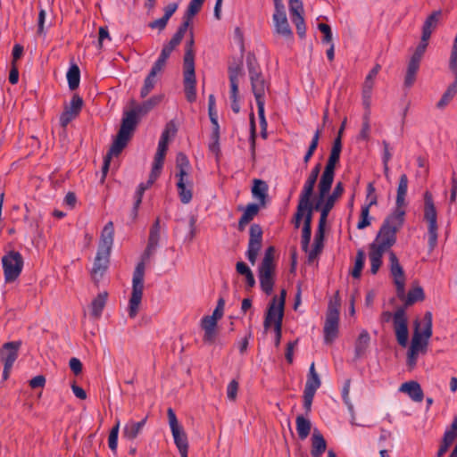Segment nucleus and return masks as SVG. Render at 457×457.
Here are the masks:
<instances>
[{"label":"nucleus","instance_id":"nucleus-1","mask_svg":"<svg viewBox=\"0 0 457 457\" xmlns=\"http://www.w3.org/2000/svg\"><path fill=\"white\" fill-rule=\"evenodd\" d=\"M113 237V222L108 221L102 230L97 253L90 272L91 278L95 283H98L100 281L109 267Z\"/></svg>","mask_w":457,"mask_h":457},{"label":"nucleus","instance_id":"nucleus-2","mask_svg":"<svg viewBox=\"0 0 457 457\" xmlns=\"http://www.w3.org/2000/svg\"><path fill=\"white\" fill-rule=\"evenodd\" d=\"M157 246V245L147 242V245L141 257V262L137 264L133 272L132 292L129 302L128 310L129 318L133 319L138 313L144 290L145 262L154 253Z\"/></svg>","mask_w":457,"mask_h":457},{"label":"nucleus","instance_id":"nucleus-3","mask_svg":"<svg viewBox=\"0 0 457 457\" xmlns=\"http://www.w3.org/2000/svg\"><path fill=\"white\" fill-rule=\"evenodd\" d=\"M139 121L140 116L137 113V111H134L133 109L124 111L120 128L112 145V153L122 152L132 137Z\"/></svg>","mask_w":457,"mask_h":457},{"label":"nucleus","instance_id":"nucleus-4","mask_svg":"<svg viewBox=\"0 0 457 457\" xmlns=\"http://www.w3.org/2000/svg\"><path fill=\"white\" fill-rule=\"evenodd\" d=\"M190 163L187 155L183 153H179L176 157V168L178 173L176 177L179 178L177 182L178 193L182 204H187L190 203L193 197L192 194V182L186 181L188 177V169Z\"/></svg>","mask_w":457,"mask_h":457},{"label":"nucleus","instance_id":"nucleus-5","mask_svg":"<svg viewBox=\"0 0 457 457\" xmlns=\"http://www.w3.org/2000/svg\"><path fill=\"white\" fill-rule=\"evenodd\" d=\"M422 328L419 320L414 322V332L410 348L419 353H426L428 339L432 336V313L426 312L422 320Z\"/></svg>","mask_w":457,"mask_h":457},{"label":"nucleus","instance_id":"nucleus-6","mask_svg":"<svg viewBox=\"0 0 457 457\" xmlns=\"http://www.w3.org/2000/svg\"><path fill=\"white\" fill-rule=\"evenodd\" d=\"M340 299L338 292L336 293L335 299L330 300L326 314V320L323 328L325 344H332L338 337Z\"/></svg>","mask_w":457,"mask_h":457},{"label":"nucleus","instance_id":"nucleus-7","mask_svg":"<svg viewBox=\"0 0 457 457\" xmlns=\"http://www.w3.org/2000/svg\"><path fill=\"white\" fill-rule=\"evenodd\" d=\"M424 219L428 221V246L434 250L437 244V213L429 191L424 193Z\"/></svg>","mask_w":457,"mask_h":457},{"label":"nucleus","instance_id":"nucleus-8","mask_svg":"<svg viewBox=\"0 0 457 457\" xmlns=\"http://www.w3.org/2000/svg\"><path fill=\"white\" fill-rule=\"evenodd\" d=\"M2 265L6 282L14 281L21 273L23 258L17 251H9L2 257Z\"/></svg>","mask_w":457,"mask_h":457},{"label":"nucleus","instance_id":"nucleus-9","mask_svg":"<svg viewBox=\"0 0 457 457\" xmlns=\"http://www.w3.org/2000/svg\"><path fill=\"white\" fill-rule=\"evenodd\" d=\"M286 296L287 291L285 289H282L280 291L278 298V296L275 295L271 299L266 311L263 321V327L265 330H268L272 324L276 326V323L278 322L280 314H282V318L284 317Z\"/></svg>","mask_w":457,"mask_h":457},{"label":"nucleus","instance_id":"nucleus-10","mask_svg":"<svg viewBox=\"0 0 457 457\" xmlns=\"http://www.w3.org/2000/svg\"><path fill=\"white\" fill-rule=\"evenodd\" d=\"M342 151V139L340 138H335L333 142V145L330 151V154L328 157V160L327 162V164L325 166V169L323 170V173L320 177V181L322 186L328 183L333 184L334 177H335V169L337 163L340 160V154Z\"/></svg>","mask_w":457,"mask_h":457},{"label":"nucleus","instance_id":"nucleus-11","mask_svg":"<svg viewBox=\"0 0 457 457\" xmlns=\"http://www.w3.org/2000/svg\"><path fill=\"white\" fill-rule=\"evenodd\" d=\"M263 231L259 224L253 223L249 228V241L245 253L247 260L252 265L255 264L257 256L262 245Z\"/></svg>","mask_w":457,"mask_h":457},{"label":"nucleus","instance_id":"nucleus-12","mask_svg":"<svg viewBox=\"0 0 457 457\" xmlns=\"http://www.w3.org/2000/svg\"><path fill=\"white\" fill-rule=\"evenodd\" d=\"M394 330L396 340L401 346L405 347L408 343L409 330L405 307H399L393 316Z\"/></svg>","mask_w":457,"mask_h":457},{"label":"nucleus","instance_id":"nucleus-13","mask_svg":"<svg viewBox=\"0 0 457 457\" xmlns=\"http://www.w3.org/2000/svg\"><path fill=\"white\" fill-rule=\"evenodd\" d=\"M21 346V341H12L4 343L0 349L1 361L8 366H13V363L19 356V351Z\"/></svg>","mask_w":457,"mask_h":457},{"label":"nucleus","instance_id":"nucleus-14","mask_svg":"<svg viewBox=\"0 0 457 457\" xmlns=\"http://www.w3.org/2000/svg\"><path fill=\"white\" fill-rule=\"evenodd\" d=\"M344 193V185L342 182H337L336 187L333 189V192L330 195H327V198H324V208L322 212V216L320 217V223L325 224L327 223L328 216L330 211L333 209L336 202L342 196Z\"/></svg>","mask_w":457,"mask_h":457},{"label":"nucleus","instance_id":"nucleus-15","mask_svg":"<svg viewBox=\"0 0 457 457\" xmlns=\"http://www.w3.org/2000/svg\"><path fill=\"white\" fill-rule=\"evenodd\" d=\"M406 212L403 207L395 206L394 211L386 216L381 226H386L395 234L402 228L405 220Z\"/></svg>","mask_w":457,"mask_h":457},{"label":"nucleus","instance_id":"nucleus-16","mask_svg":"<svg viewBox=\"0 0 457 457\" xmlns=\"http://www.w3.org/2000/svg\"><path fill=\"white\" fill-rule=\"evenodd\" d=\"M395 242L396 234L386 228V226H381L375 241L370 245H375L378 248L386 252Z\"/></svg>","mask_w":457,"mask_h":457},{"label":"nucleus","instance_id":"nucleus-17","mask_svg":"<svg viewBox=\"0 0 457 457\" xmlns=\"http://www.w3.org/2000/svg\"><path fill=\"white\" fill-rule=\"evenodd\" d=\"M331 184H325L322 186L321 181H319L318 189H319V196L316 201H312V198H309L308 203L305 204L306 210H310L311 212H320V216H322V212L324 208V198L329 193L331 189Z\"/></svg>","mask_w":457,"mask_h":457},{"label":"nucleus","instance_id":"nucleus-18","mask_svg":"<svg viewBox=\"0 0 457 457\" xmlns=\"http://www.w3.org/2000/svg\"><path fill=\"white\" fill-rule=\"evenodd\" d=\"M183 74L186 98L189 103H193L196 99L195 68L184 69Z\"/></svg>","mask_w":457,"mask_h":457},{"label":"nucleus","instance_id":"nucleus-19","mask_svg":"<svg viewBox=\"0 0 457 457\" xmlns=\"http://www.w3.org/2000/svg\"><path fill=\"white\" fill-rule=\"evenodd\" d=\"M250 81L252 86V91L255 97L256 104L261 102L265 103V92L268 89V84L262 72L256 74V76H251Z\"/></svg>","mask_w":457,"mask_h":457},{"label":"nucleus","instance_id":"nucleus-20","mask_svg":"<svg viewBox=\"0 0 457 457\" xmlns=\"http://www.w3.org/2000/svg\"><path fill=\"white\" fill-rule=\"evenodd\" d=\"M269 186L266 181L259 179H254L253 180V187H252V195L254 199L258 200L263 208L267 206V204L269 202Z\"/></svg>","mask_w":457,"mask_h":457},{"label":"nucleus","instance_id":"nucleus-21","mask_svg":"<svg viewBox=\"0 0 457 457\" xmlns=\"http://www.w3.org/2000/svg\"><path fill=\"white\" fill-rule=\"evenodd\" d=\"M172 129L173 134L176 133L177 129L172 122L167 124L165 129L162 131L160 141L158 143L157 152L154 155V161L164 162V158L166 155V152L168 150V140H169V133Z\"/></svg>","mask_w":457,"mask_h":457},{"label":"nucleus","instance_id":"nucleus-22","mask_svg":"<svg viewBox=\"0 0 457 457\" xmlns=\"http://www.w3.org/2000/svg\"><path fill=\"white\" fill-rule=\"evenodd\" d=\"M261 208H263L261 206L260 204H248L246 207L244 209L243 207H238V210H244V213L240 217L238 220V226L237 228L239 231H244L246 225L251 222L253 218L258 214Z\"/></svg>","mask_w":457,"mask_h":457},{"label":"nucleus","instance_id":"nucleus-23","mask_svg":"<svg viewBox=\"0 0 457 457\" xmlns=\"http://www.w3.org/2000/svg\"><path fill=\"white\" fill-rule=\"evenodd\" d=\"M259 280L262 290L268 295H271L274 287L275 269L259 268Z\"/></svg>","mask_w":457,"mask_h":457},{"label":"nucleus","instance_id":"nucleus-24","mask_svg":"<svg viewBox=\"0 0 457 457\" xmlns=\"http://www.w3.org/2000/svg\"><path fill=\"white\" fill-rule=\"evenodd\" d=\"M325 224L320 223L315 234L313 247L308 252V262H312L321 253L324 241Z\"/></svg>","mask_w":457,"mask_h":457},{"label":"nucleus","instance_id":"nucleus-25","mask_svg":"<svg viewBox=\"0 0 457 457\" xmlns=\"http://www.w3.org/2000/svg\"><path fill=\"white\" fill-rule=\"evenodd\" d=\"M174 443L179 452L180 457H187L188 441L182 426L171 430Z\"/></svg>","mask_w":457,"mask_h":457},{"label":"nucleus","instance_id":"nucleus-26","mask_svg":"<svg viewBox=\"0 0 457 457\" xmlns=\"http://www.w3.org/2000/svg\"><path fill=\"white\" fill-rule=\"evenodd\" d=\"M441 14L442 12L440 10H437L434 11L429 16H428L422 26L421 37H423V41H428L433 30L436 28L438 24Z\"/></svg>","mask_w":457,"mask_h":457},{"label":"nucleus","instance_id":"nucleus-27","mask_svg":"<svg viewBox=\"0 0 457 457\" xmlns=\"http://www.w3.org/2000/svg\"><path fill=\"white\" fill-rule=\"evenodd\" d=\"M399 390L406 393L415 402H421L423 400V391L420 385L416 381H408L402 384Z\"/></svg>","mask_w":457,"mask_h":457},{"label":"nucleus","instance_id":"nucleus-28","mask_svg":"<svg viewBox=\"0 0 457 457\" xmlns=\"http://www.w3.org/2000/svg\"><path fill=\"white\" fill-rule=\"evenodd\" d=\"M147 417L144 418L138 422L130 420L129 421L123 428L122 436L128 440H134L142 431L143 428L145 425Z\"/></svg>","mask_w":457,"mask_h":457},{"label":"nucleus","instance_id":"nucleus-29","mask_svg":"<svg viewBox=\"0 0 457 457\" xmlns=\"http://www.w3.org/2000/svg\"><path fill=\"white\" fill-rule=\"evenodd\" d=\"M386 251L378 248L375 245H370L369 259L370 262V272L375 275L382 265V257Z\"/></svg>","mask_w":457,"mask_h":457},{"label":"nucleus","instance_id":"nucleus-30","mask_svg":"<svg viewBox=\"0 0 457 457\" xmlns=\"http://www.w3.org/2000/svg\"><path fill=\"white\" fill-rule=\"evenodd\" d=\"M327 443L324 436L318 429H315L312 436V450L311 454L312 457H320L326 451Z\"/></svg>","mask_w":457,"mask_h":457},{"label":"nucleus","instance_id":"nucleus-31","mask_svg":"<svg viewBox=\"0 0 457 457\" xmlns=\"http://www.w3.org/2000/svg\"><path fill=\"white\" fill-rule=\"evenodd\" d=\"M273 22H274L275 31L277 34L282 36L286 39L293 38V31H292V29L289 26V23L287 21V15L273 17Z\"/></svg>","mask_w":457,"mask_h":457},{"label":"nucleus","instance_id":"nucleus-32","mask_svg":"<svg viewBox=\"0 0 457 457\" xmlns=\"http://www.w3.org/2000/svg\"><path fill=\"white\" fill-rule=\"evenodd\" d=\"M370 342V337L367 330H362L354 345V358L359 359L364 355Z\"/></svg>","mask_w":457,"mask_h":457},{"label":"nucleus","instance_id":"nucleus-33","mask_svg":"<svg viewBox=\"0 0 457 457\" xmlns=\"http://www.w3.org/2000/svg\"><path fill=\"white\" fill-rule=\"evenodd\" d=\"M408 189V177L406 174H402L399 178V183L397 187V194L395 199V206L403 207L406 206L405 196Z\"/></svg>","mask_w":457,"mask_h":457},{"label":"nucleus","instance_id":"nucleus-34","mask_svg":"<svg viewBox=\"0 0 457 457\" xmlns=\"http://www.w3.org/2000/svg\"><path fill=\"white\" fill-rule=\"evenodd\" d=\"M456 437L457 433L450 427L444 434L436 456L442 457L448 451Z\"/></svg>","mask_w":457,"mask_h":457},{"label":"nucleus","instance_id":"nucleus-35","mask_svg":"<svg viewBox=\"0 0 457 457\" xmlns=\"http://www.w3.org/2000/svg\"><path fill=\"white\" fill-rule=\"evenodd\" d=\"M389 262H390V272L394 278V282L399 279H405L404 271L401 266L396 254L393 252H389Z\"/></svg>","mask_w":457,"mask_h":457},{"label":"nucleus","instance_id":"nucleus-36","mask_svg":"<svg viewBox=\"0 0 457 457\" xmlns=\"http://www.w3.org/2000/svg\"><path fill=\"white\" fill-rule=\"evenodd\" d=\"M108 298L107 292H102L91 303V315L95 318H99L106 304Z\"/></svg>","mask_w":457,"mask_h":457},{"label":"nucleus","instance_id":"nucleus-37","mask_svg":"<svg viewBox=\"0 0 457 457\" xmlns=\"http://www.w3.org/2000/svg\"><path fill=\"white\" fill-rule=\"evenodd\" d=\"M194 37L193 33L191 32V37L188 41H187L185 46V54H184V69L195 68V51H194Z\"/></svg>","mask_w":457,"mask_h":457},{"label":"nucleus","instance_id":"nucleus-38","mask_svg":"<svg viewBox=\"0 0 457 457\" xmlns=\"http://www.w3.org/2000/svg\"><path fill=\"white\" fill-rule=\"evenodd\" d=\"M296 430L298 436L301 440H304L310 435L312 429L311 421L304 418L303 415H298L296 417Z\"/></svg>","mask_w":457,"mask_h":457},{"label":"nucleus","instance_id":"nucleus-39","mask_svg":"<svg viewBox=\"0 0 457 457\" xmlns=\"http://www.w3.org/2000/svg\"><path fill=\"white\" fill-rule=\"evenodd\" d=\"M321 381L320 379V377L318 373L315 370V365L314 362H312L309 369V373L307 377V381L304 386L305 390H312L313 392H316L318 388L320 386Z\"/></svg>","mask_w":457,"mask_h":457},{"label":"nucleus","instance_id":"nucleus-40","mask_svg":"<svg viewBox=\"0 0 457 457\" xmlns=\"http://www.w3.org/2000/svg\"><path fill=\"white\" fill-rule=\"evenodd\" d=\"M162 101L161 96H154L148 100L143 102L141 104L136 105L133 108L134 111H137V113L139 116L145 115L149 112L154 106H156Z\"/></svg>","mask_w":457,"mask_h":457},{"label":"nucleus","instance_id":"nucleus-41","mask_svg":"<svg viewBox=\"0 0 457 457\" xmlns=\"http://www.w3.org/2000/svg\"><path fill=\"white\" fill-rule=\"evenodd\" d=\"M66 77L68 80L69 88L71 90L77 89L79 86L80 81V71L79 66L77 64H72L70 67L66 74Z\"/></svg>","mask_w":457,"mask_h":457},{"label":"nucleus","instance_id":"nucleus-42","mask_svg":"<svg viewBox=\"0 0 457 457\" xmlns=\"http://www.w3.org/2000/svg\"><path fill=\"white\" fill-rule=\"evenodd\" d=\"M316 182L317 181L313 179L312 180L307 178L306 181L304 182L302 192L299 195V203L306 204L308 203L309 198L312 197Z\"/></svg>","mask_w":457,"mask_h":457},{"label":"nucleus","instance_id":"nucleus-43","mask_svg":"<svg viewBox=\"0 0 457 457\" xmlns=\"http://www.w3.org/2000/svg\"><path fill=\"white\" fill-rule=\"evenodd\" d=\"M276 248L273 245L269 246L264 253L263 259L259 266L262 269H275L276 265L274 263Z\"/></svg>","mask_w":457,"mask_h":457},{"label":"nucleus","instance_id":"nucleus-44","mask_svg":"<svg viewBox=\"0 0 457 457\" xmlns=\"http://www.w3.org/2000/svg\"><path fill=\"white\" fill-rule=\"evenodd\" d=\"M320 135H321V129H317L312 137V139L308 147V150L303 156V162L305 164H307L309 162V161L311 160L312 156L313 155L315 150L317 149Z\"/></svg>","mask_w":457,"mask_h":457},{"label":"nucleus","instance_id":"nucleus-45","mask_svg":"<svg viewBox=\"0 0 457 457\" xmlns=\"http://www.w3.org/2000/svg\"><path fill=\"white\" fill-rule=\"evenodd\" d=\"M425 298L424 291L421 287H416L409 290L405 306L411 305L418 301H422Z\"/></svg>","mask_w":457,"mask_h":457},{"label":"nucleus","instance_id":"nucleus-46","mask_svg":"<svg viewBox=\"0 0 457 457\" xmlns=\"http://www.w3.org/2000/svg\"><path fill=\"white\" fill-rule=\"evenodd\" d=\"M365 253L363 250H358L356 253L354 267L351 272L354 278H359L361 275V270L364 266Z\"/></svg>","mask_w":457,"mask_h":457},{"label":"nucleus","instance_id":"nucleus-47","mask_svg":"<svg viewBox=\"0 0 457 457\" xmlns=\"http://www.w3.org/2000/svg\"><path fill=\"white\" fill-rule=\"evenodd\" d=\"M83 106V99L78 95L75 94L71 97V103L69 106L65 107V111L71 112L76 117L79 114Z\"/></svg>","mask_w":457,"mask_h":457},{"label":"nucleus","instance_id":"nucleus-48","mask_svg":"<svg viewBox=\"0 0 457 457\" xmlns=\"http://www.w3.org/2000/svg\"><path fill=\"white\" fill-rule=\"evenodd\" d=\"M246 65L248 69L249 77L256 76V74L262 72L258 64L257 59L253 53H248L246 56Z\"/></svg>","mask_w":457,"mask_h":457},{"label":"nucleus","instance_id":"nucleus-49","mask_svg":"<svg viewBox=\"0 0 457 457\" xmlns=\"http://www.w3.org/2000/svg\"><path fill=\"white\" fill-rule=\"evenodd\" d=\"M160 218L157 217L150 228L148 242L158 245L160 240Z\"/></svg>","mask_w":457,"mask_h":457},{"label":"nucleus","instance_id":"nucleus-50","mask_svg":"<svg viewBox=\"0 0 457 457\" xmlns=\"http://www.w3.org/2000/svg\"><path fill=\"white\" fill-rule=\"evenodd\" d=\"M119 429L120 421L117 420L116 424L112 428L108 437V445L113 453L116 452L118 446Z\"/></svg>","mask_w":457,"mask_h":457},{"label":"nucleus","instance_id":"nucleus-51","mask_svg":"<svg viewBox=\"0 0 457 457\" xmlns=\"http://www.w3.org/2000/svg\"><path fill=\"white\" fill-rule=\"evenodd\" d=\"M255 139H256V128L254 121V114L252 112L250 114V150L252 159H255Z\"/></svg>","mask_w":457,"mask_h":457},{"label":"nucleus","instance_id":"nucleus-52","mask_svg":"<svg viewBox=\"0 0 457 457\" xmlns=\"http://www.w3.org/2000/svg\"><path fill=\"white\" fill-rule=\"evenodd\" d=\"M155 77L156 76H151V72H149L148 75L146 76V78L144 81V85L140 90V96L142 98H145V96H147L148 94L154 87V86L156 84Z\"/></svg>","mask_w":457,"mask_h":457},{"label":"nucleus","instance_id":"nucleus-53","mask_svg":"<svg viewBox=\"0 0 457 457\" xmlns=\"http://www.w3.org/2000/svg\"><path fill=\"white\" fill-rule=\"evenodd\" d=\"M120 153H112V146L110 147L108 153L104 158V164L102 167V178H101V183L104 182L105 177L108 173L110 162L112 156H118Z\"/></svg>","mask_w":457,"mask_h":457},{"label":"nucleus","instance_id":"nucleus-54","mask_svg":"<svg viewBox=\"0 0 457 457\" xmlns=\"http://www.w3.org/2000/svg\"><path fill=\"white\" fill-rule=\"evenodd\" d=\"M373 88V84L370 82H364L362 87V104L365 109H370V99H371V92Z\"/></svg>","mask_w":457,"mask_h":457},{"label":"nucleus","instance_id":"nucleus-55","mask_svg":"<svg viewBox=\"0 0 457 457\" xmlns=\"http://www.w3.org/2000/svg\"><path fill=\"white\" fill-rule=\"evenodd\" d=\"M369 206H362L361 211V219L357 224L358 229H363L370 225Z\"/></svg>","mask_w":457,"mask_h":457},{"label":"nucleus","instance_id":"nucleus-56","mask_svg":"<svg viewBox=\"0 0 457 457\" xmlns=\"http://www.w3.org/2000/svg\"><path fill=\"white\" fill-rule=\"evenodd\" d=\"M145 190L143 186H138V187L135 193V196H134L135 202H134V205H133V209H132V215L134 218H136L137 215V211L142 203V198L145 194Z\"/></svg>","mask_w":457,"mask_h":457},{"label":"nucleus","instance_id":"nucleus-57","mask_svg":"<svg viewBox=\"0 0 457 457\" xmlns=\"http://www.w3.org/2000/svg\"><path fill=\"white\" fill-rule=\"evenodd\" d=\"M289 11L293 17L303 16V7L300 0H289Z\"/></svg>","mask_w":457,"mask_h":457},{"label":"nucleus","instance_id":"nucleus-58","mask_svg":"<svg viewBox=\"0 0 457 457\" xmlns=\"http://www.w3.org/2000/svg\"><path fill=\"white\" fill-rule=\"evenodd\" d=\"M316 392H313L312 390H303V409L305 411V414L309 415V413L312 411V404L313 401V397L315 395Z\"/></svg>","mask_w":457,"mask_h":457},{"label":"nucleus","instance_id":"nucleus-59","mask_svg":"<svg viewBox=\"0 0 457 457\" xmlns=\"http://www.w3.org/2000/svg\"><path fill=\"white\" fill-rule=\"evenodd\" d=\"M318 29L323 34L322 42L328 44L332 42V31L329 25L326 23H319Z\"/></svg>","mask_w":457,"mask_h":457},{"label":"nucleus","instance_id":"nucleus-60","mask_svg":"<svg viewBox=\"0 0 457 457\" xmlns=\"http://www.w3.org/2000/svg\"><path fill=\"white\" fill-rule=\"evenodd\" d=\"M311 237H312V228H303L301 245H302L303 251L305 253H307L309 250Z\"/></svg>","mask_w":457,"mask_h":457},{"label":"nucleus","instance_id":"nucleus-61","mask_svg":"<svg viewBox=\"0 0 457 457\" xmlns=\"http://www.w3.org/2000/svg\"><path fill=\"white\" fill-rule=\"evenodd\" d=\"M292 21L295 23L296 27V31L299 37H303L306 32L303 16L293 17Z\"/></svg>","mask_w":457,"mask_h":457},{"label":"nucleus","instance_id":"nucleus-62","mask_svg":"<svg viewBox=\"0 0 457 457\" xmlns=\"http://www.w3.org/2000/svg\"><path fill=\"white\" fill-rule=\"evenodd\" d=\"M166 62L167 60L165 58L159 55L158 59L155 61L150 70L151 76H156L159 72H161L164 69Z\"/></svg>","mask_w":457,"mask_h":457},{"label":"nucleus","instance_id":"nucleus-63","mask_svg":"<svg viewBox=\"0 0 457 457\" xmlns=\"http://www.w3.org/2000/svg\"><path fill=\"white\" fill-rule=\"evenodd\" d=\"M202 5H203L202 3H200V2L198 3V2H195V0H191L187 6L185 15L188 16L189 18H193L195 14H197L199 12Z\"/></svg>","mask_w":457,"mask_h":457},{"label":"nucleus","instance_id":"nucleus-64","mask_svg":"<svg viewBox=\"0 0 457 457\" xmlns=\"http://www.w3.org/2000/svg\"><path fill=\"white\" fill-rule=\"evenodd\" d=\"M238 391V382L233 379L229 382L227 388V396L229 400L235 401Z\"/></svg>","mask_w":457,"mask_h":457}]
</instances>
